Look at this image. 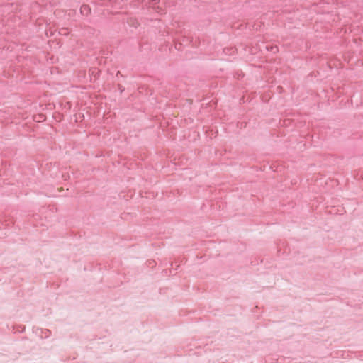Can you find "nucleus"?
<instances>
[{
	"instance_id": "obj_1",
	"label": "nucleus",
	"mask_w": 363,
	"mask_h": 363,
	"mask_svg": "<svg viewBox=\"0 0 363 363\" xmlns=\"http://www.w3.org/2000/svg\"><path fill=\"white\" fill-rule=\"evenodd\" d=\"M86 8H87V6H82V9H86Z\"/></svg>"
}]
</instances>
